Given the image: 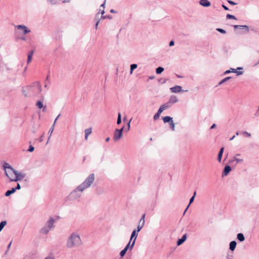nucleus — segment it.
Returning <instances> with one entry per match:
<instances>
[{"mask_svg":"<svg viewBox=\"0 0 259 259\" xmlns=\"http://www.w3.org/2000/svg\"><path fill=\"white\" fill-rule=\"evenodd\" d=\"M22 91L25 97H29L40 94L42 91V88L39 82H35L31 85L23 87Z\"/></svg>","mask_w":259,"mask_h":259,"instance_id":"obj_1","label":"nucleus"},{"mask_svg":"<svg viewBox=\"0 0 259 259\" xmlns=\"http://www.w3.org/2000/svg\"><path fill=\"white\" fill-rule=\"evenodd\" d=\"M82 241L80 236L75 232L71 233L68 237L66 241V247L68 248H77L81 246Z\"/></svg>","mask_w":259,"mask_h":259,"instance_id":"obj_2","label":"nucleus"},{"mask_svg":"<svg viewBox=\"0 0 259 259\" xmlns=\"http://www.w3.org/2000/svg\"><path fill=\"white\" fill-rule=\"evenodd\" d=\"M3 168L5 170L6 176L9 179L10 182L15 181V177L16 170L7 162H4L3 165Z\"/></svg>","mask_w":259,"mask_h":259,"instance_id":"obj_3","label":"nucleus"},{"mask_svg":"<svg viewBox=\"0 0 259 259\" xmlns=\"http://www.w3.org/2000/svg\"><path fill=\"white\" fill-rule=\"evenodd\" d=\"M95 179V176L94 173H92L84 180V181L79 186V188L84 191L87 188H90L93 184Z\"/></svg>","mask_w":259,"mask_h":259,"instance_id":"obj_4","label":"nucleus"},{"mask_svg":"<svg viewBox=\"0 0 259 259\" xmlns=\"http://www.w3.org/2000/svg\"><path fill=\"white\" fill-rule=\"evenodd\" d=\"M84 191L79 188L78 186L75 189L72 191L68 196V199L69 200H75L79 199L81 196V193Z\"/></svg>","mask_w":259,"mask_h":259,"instance_id":"obj_5","label":"nucleus"},{"mask_svg":"<svg viewBox=\"0 0 259 259\" xmlns=\"http://www.w3.org/2000/svg\"><path fill=\"white\" fill-rule=\"evenodd\" d=\"M54 222V219L52 217H50L46 222L45 226L41 229L40 233L44 234H47L53 228Z\"/></svg>","mask_w":259,"mask_h":259,"instance_id":"obj_6","label":"nucleus"},{"mask_svg":"<svg viewBox=\"0 0 259 259\" xmlns=\"http://www.w3.org/2000/svg\"><path fill=\"white\" fill-rule=\"evenodd\" d=\"M124 127H122L121 129H116L114 132L113 139L115 141H117L119 140L122 137V133Z\"/></svg>","mask_w":259,"mask_h":259,"instance_id":"obj_7","label":"nucleus"},{"mask_svg":"<svg viewBox=\"0 0 259 259\" xmlns=\"http://www.w3.org/2000/svg\"><path fill=\"white\" fill-rule=\"evenodd\" d=\"M138 232H139L137 231L136 230V229H135V230H134L133 231L132 233L130 240H131V241L133 240V242H132L131 246V249H133L134 246L136 238H137V237L138 236Z\"/></svg>","mask_w":259,"mask_h":259,"instance_id":"obj_8","label":"nucleus"},{"mask_svg":"<svg viewBox=\"0 0 259 259\" xmlns=\"http://www.w3.org/2000/svg\"><path fill=\"white\" fill-rule=\"evenodd\" d=\"M145 214H144L142 215L141 219H140V220L139 221V225L137 226V229L136 230L137 231H138V232L140 231L144 227V224H145Z\"/></svg>","mask_w":259,"mask_h":259,"instance_id":"obj_9","label":"nucleus"},{"mask_svg":"<svg viewBox=\"0 0 259 259\" xmlns=\"http://www.w3.org/2000/svg\"><path fill=\"white\" fill-rule=\"evenodd\" d=\"M16 27L19 30H22L23 34H26L30 32V30L27 27L23 25H18Z\"/></svg>","mask_w":259,"mask_h":259,"instance_id":"obj_10","label":"nucleus"},{"mask_svg":"<svg viewBox=\"0 0 259 259\" xmlns=\"http://www.w3.org/2000/svg\"><path fill=\"white\" fill-rule=\"evenodd\" d=\"M25 177V175L18 172L16 170V175L15 177V181L14 182H17L19 181H21L23 180Z\"/></svg>","mask_w":259,"mask_h":259,"instance_id":"obj_11","label":"nucleus"},{"mask_svg":"<svg viewBox=\"0 0 259 259\" xmlns=\"http://www.w3.org/2000/svg\"><path fill=\"white\" fill-rule=\"evenodd\" d=\"M170 90L172 93H178L183 91L182 87L180 85H176L175 87L170 88Z\"/></svg>","mask_w":259,"mask_h":259,"instance_id":"obj_12","label":"nucleus"},{"mask_svg":"<svg viewBox=\"0 0 259 259\" xmlns=\"http://www.w3.org/2000/svg\"><path fill=\"white\" fill-rule=\"evenodd\" d=\"M231 170V168L229 165L225 166L222 173V177L227 176Z\"/></svg>","mask_w":259,"mask_h":259,"instance_id":"obj_13","label":"nucleus"},{"mask_svg":"<svg viewBox=\"0 0 259 259\" xmlns=\"http://www.w3.org/2000/svg\"><path fill=\"white\" fill-rule=\"evenodd\" d=\"M178 102V99L176 96H171L169 99L168 102L172 106V104Z\"/></svg>","mask_w":259,"mask_h":259,"instance_id":"obj_14","label":"nucleus"},{"mask_svg":"<svg viewBox=\"0 0 259 259\" xmlns=\"http://www.w3.org/2000/svg\"><path fill=\"white\" fill-rule=\"evenodd\" d=\"M199 4L204 7H208L210 6V2L207 0H200Z\"/></svg>","mask_w":259,"mask_h":259,"instance_id":"obj_15","label":"nucleus"},{"mask_svg":"<svg viewBox=\"0 0 259 259\" xmlns=\"http://www.w3.org/2000/svg\"><path fill=\"white\" fill-rule=\"evenodd\" d=\"M186 239H187V235L184 234L182 237L181 238L179 239L177 241V245L179 246V245H181L182 244H183L186 241Z\"/></svg>","mask_w":259,"mask_h":259,"instance_id":"obj_16","label":"nucleus"},{"mask_svg":"<svg viewBox=\"0 0 259 259\" xmlns=\"http://www.w3.org/2000/svg\"><path fill=\"white\" fill-rule=\"evenodd\" d=\"M231 72L237 73V75L242 74V73H243V72H242V71H237L236 69H233V68H231L230 70H226L224 72V74H226L230 73Z\"/></svg>","mask_w":259,"mask_h":259,"instance_id":"obj_17","label":"nucleus"},{"mask_svg":"<svg viewBox=\"0 0 259 259\" xmlns=\"http://www.w3.org/2000/svg\"><path fill=\"white\" fill-rule=\"evenodd\" d=\"M224 151V148L222 147L219 152L218 155V160L219 162H221L222 160V157Z\"/></svg>","mask_w":259,"mask_h":259,"instance_id":"obj_18","label":"nucleus"},{"mask_svg":"<svg viewBox=\"0 0 259 259\" xmlns=\"http://www.w3.org/2000/svg\"><path fill=\"white\" fill-rule=\"evenodd\" d=\"M237 243L235 241H232L230 243L229 249L231 251H234L236 247Z\"/></svg>","mask_w":259,"mask_h":259,"instance_id":"obj_19","label":"nucleus"},{"mask_svg":"<svg viewBox=\"0 0 259 259\" xmlns=\"http://www.w3.org/2000/svg\"><path fill=\"white\" fill-rule=\"evenodd\" d=\"M234 27L235 29L239 28V29H245L246 32H248L249 30L248 27L246 25H234Z\"/></svg>","mask_w":259,"mask_h":259,"instance_id":"obj_20","label":"nucleus"},{"mask_svg":"<svg viewBox=\"0 0 259 259\" xmlns=\"http://www.w3.org/2000/svg\"><path fill=\"white\" fill-rule=\"evenodd\" d=\"M92 128H87L84 131L85 133V139L87 140L89 136L92 133Z\"/></svg>","mask_w":259,"mask_h":259,"instance_id":"obj_21","label":"nucleus"},{"mask_svg":"<svg viewBox=\"0 0 259 259\" xmlns=\"http://www.w3.org/2000/svg\"><path fill=\"white\" fill-rule=\"evenodd\" d=\"M237 238L239 241L242 242L245 240L244 235L242 233H238L237 235Z\"/></svg>","mask_w":259,"mask_h":259,"instance_id":"obj_22","label":"nucleus"},{"mask_svg":"<svg viewBox=\"0 0 259 259\" xmlns=\"http://www.w3.org/2000/svg\"><path fill=\"white\" fill-rule=\"evenodd\" d=\"M54 127H55L54 124H53V125L52 126V127L50 128V130L49 131V137L48 140L47 141V144H48V142H49V140H50V138H51V136L52 135V133H53V132L54 131Z\"/></svg>","mask_w":259,"mask_h":259,"instance_id":"obj_23","label":"nucleus"},{"mask_svg":"<svg viewBox=\"0 0 259 259\" xmlns=\"http://www.w3.org/2000/svg\"><path fill=\"white\" fill-rule=\"evenodd\" d=\"M15 192H16V191L15 190L14 188H13L11 190H8L6 192L5 196L7 197H8V196H10L11 194L14 193Z\"/></svg>","mask_w":259,"mask_h":259,"instance_id":"obj_24","label":"nucleus"},{"mask_svg":"<svg viewBox=\"0 0 259 259\" xmlns=\"http://www.w3.org/2000/svg\"><path fill=\"white\" fill-rule=\"evenodd\" d=\"M163 120L164 123L170 122L172 120V118L170 116H165L163 117Z\"/></svg>","mask_w":259,"mask_h":259,"instance_id":"obj_25","label":"nucleus"},{"mask_svg":"<svg viewBox=\"0 0 259 259\" xmlns=\"http://www.w3.org/2000/svg\"><path fill=\"white\" fill-rule=\"evenodd\" d=\"M33 54V51H30L28 54L27 63H29L32 59V57Z\"/></svg>","mask_w":259,"mask_h":259,"instance_id":"obj_26","label":"nucleus"},{"mask_svg":"<svg viewBox=\"0 0 259 259\" xmlns=\"http://www.w3.org/2000/svg\"><path fill=\"white\" fill-rule=\"evenodd\" d=\"M171 106V105H170V104L168 102V101L163 104L161 106V107L164 109V110H165L166 109H168L169 108H170V107Z\"/></svg>","mask_w":259,"mask_h":259,"instance_id":"obj_27","label":"nucleus"},{"mask_svg":"<svg viewBox=\"0 0 259 259\" xmlns=\"http://www.w3.org/2000/svg\"><path fill=\"white\" fill-rule=\"evenodd\" d=\"M196 192H195L194 193L193 196L190 198V201H189V204L188 205V206L187 207L186 209H185V210L184 211V213L187 211V210L188 208V207H189V205H190V204L192 203L193 202V201L194 200L195 196L196 195Z\"/></svg>","mask_w":259,"mask_h":259,"instance_id":"obj_28","label":"nucleus"},{"mask_svg":"<svg viewBox=\"0 0 259 259\" xmlns=\"http://www.w3.org/2000/svg\"><path fill=\"white\" fill-rule=\"evenodd\" d=\"M7 222L6 221H2L0 223V232L3 229L4 227L7 225Z\"/></svg>","mask_w":259,"mask_h":259,"instance_id":"obj_29","label":"nucleus"},{"mask_svg":"<svg viewBox=\"0 0 259 259\" xmlns=\"http://www.w3.org/2000/svg\"><path fill=\"white\" fill-rule=\"evenodd\" d=\"M130 67V74H132L133 70L137 68V65L136 64H133L131 65Z\"/></svg>","mask_w":259,"mask_h":259,"instance_id":"obj_30","label":"nucleus"},{"mask_svg":"<svg viewBox=\"0 0 259 259\" xmlns=\"http://www.w3.org/2000/svg\"><path fill=\"white\" fill-rule=\"evenodd\" d=\"M36 106L39 108L41 109L43 108V103L41 101H38L36 103Z\"/></svg>","mask_w":259,"mask_h":259,"instance_id":"obj_31","label":"nucleus"},{"mask_svg":"<svg viewBox=\"0 0 259 259\" xmlns=\"http://www.w3.org/2000/svg\"><path fill=\"white\" fill-rule=\"evenodd\" d=\"M164 70V68L162 67H159L156 68V72L157 74H160L162 73Z\"/></svg>","mask_w":259,"mask_h":259,"instance_id":"obj_32","label":"nucleus"},{"mask_svg":"<svg viewBox=\"0 0 259 259\" xmlns=\"http://www.w3.org/2000/svg\"><path fill=\"white\" fill-rule=\"evenodd\" d=\"M121 113L120 112H119L118 114L117 123L118 124H119L121 123Z\"/></svg>","mask_w":259,"mask_h":259,"instance_id":"obj_33","label":"nucleus"},{"mask_svg":"<svg viewBox=\"0 0 259 259\" xmlns=\"http://www.w3.org/2000/svg\"><path fill=\"white\" fill-rule=\"evenodd\" d=\"M231 77H227L224 79H223L219 83V85H221L222 84H223V83L225 82L226 81H227V80H228L229 79H230Z\"/></svg>","mask_w":259,"mask_h":259,"instance_id":"obj_34","label":"nucleus"},{"mask_svg":"<svg viewBox=\"0 0 259 259\" xmlns=\"http://www.w3.org/2000/svg\"><path fill=\"white\" fill-rule=\"evenodd\" d=\"M169 125H170V126L172 130V131H175V123L174 122H173L172 120H171L170 122H169Z\"/></svg>","mask_w":259,"mask_h":259,"instance_id":"obj_35","label":"nucleus"},{"mask_svg":"<svg viewBox=\"0 0 259 259\" xmlns=\"http://www.w3.org/2000/svg\"><path fill=\"white\" fill-rule=\"evenodd\" d=\"M126 251H127V250H126L125 248L123 250H122L120 252V256L123 257L126 253Z\"/></svg>","mask_w":259,"mask_h":259,"instance_id":"obj_36","label":"nucleus"},{"mask_svg":"<svg viewBox=\"0 0 259 259\" xmlns=\"http://www.w3.org/2000/svg\"><path fill=\"white\" fill-rule=\"evenodd\" d=\"M234 160L236 161L237 163H240L243 161V159L238 158L236 156L234 157Z\"/></svg>","mask_w":259,"mask_h":259,"instance_id":"obj_37","label":"nucleus"},{"mask_svg":"<svg viewBox=\"0 0 259 259\" xmlns=\"http://www.w3.org/2000/svg\"><path fill=\"white\" fill-rule=\"evenodd\" d=\"M131 242L132 241H131V240H130L129 242L127 243V244L126 245V246L125 247V248L126 250H128V249H130V250H132V249H131Z\"/></svg>","mask_w":259,"mask_h":259,"instance_id":"obj_38","label":"nucleus"},{"mask_svg":"<svg viewBox=\"0 0 259 259\" xmlns=\"http://www.w3.org/2000/svg\"><path fill=\"white\" fill-rule=\"evenodd\" d=\"M226 17L227 19H236V18L234 15L231 14H227Z\"/></svg>","mask_w":259,"mask_h":259,"instance_id":"obj_39","label":"nucleus"},{"mask_svg":"<svg viewBox=\"0 0 259 259\" xmlns=\"http://www.w3.org/2000/svg\"><path fill=\"white\" fill-rule=\"evenodd\" d=\"M52 4H56L58 3L60 0H48Z\"/></svg>","mask_w":259,"mask_h":259,"instance_id":"obj_40","label":"nucleus"},{"mask_svg":"<svg viewBox=\"0 0 259 259\" xmlns=\"http://www.w3.org/2000/svg\"><path fill=\"white\" fill-rule=\"evenodd\" d=\"M242 134H243L244 135H245V136H246V137H251V134H250V133H248L247 132H246V131L243 132L242 133Z\"/></svg>","mask_w":259,"mask_h":259,"instance_id":"obj_41","label":"nucleus"},{"mask_svg":"<svg viewBox=\"0 0 259 259\" xmlns=\"http://www.w3.org/2000/svg\"><path fill=\"white\" fill-rule=\"evenodd\" d=\"M34 148L32 146L30 145L29 147V149H28V151L29 152H32L34 151Z\"/></svg>","mask_w":259,"mask_h":259,"instance_id":"obj_42","label":"nucleus"},{"mask_svg":"<svg viewBox=\"0 0 259 259\" xmlns=\"http://www.w3.org/2000/svg\"><path fill=\"white\" fill-rule=\"evenodd\" d=\"M160 114L156 113L154 115V117H153V118L154 120H157L160 116Z\"/></svg>","mask_w":259,"mask_h":259,"instance_id":"obj_43","label":"nucleus"},{"mask_svg":"<svg viewBox=\"0 0 259 259\" xmlns=\"http://www.w3.org/2000/svg\"><path fill=\"white\" fill-rule=\"evenodd\" d=\"M217 31H218L219 32L222 33H226V31L222 28H218L217 29Z\"/></svg>","mask_w":259,"mask_h":259,"instance_id":"obj_44","label":"nucleus"},{"mask_svg":"<svg viewBox=\"0 0 259 259\" xmlns=\"http://www.w3.org/2000/svg\"><path fill=\"white\" fill-rule=\"evenodd\" d=\"M106 18L111 19V17L110 16H103V15H102L101 17V19H105Z\"/></svg>","mask_w":259,"mask_h":259,"instance_id":"obj_45","label":"nucleus"},{"mask_svg":"<svg viewBox=\"0 0 259 259\" xmlns=\"http://www.w3.org/2000/svg\"><path fill=\"white\" fill-rule=\"evenodd\" d=\"M164 110L160 106L159 109L158 110L157 113L161 114V113L164 111Z\"/></svg>","mask_w":259,"mask_h":259,"instance_id":"obj_46","label":"nucleus"},{"mask_svg":"<svg viewBox=\"0 0 259 259\" xmlns=\"http://www.w3.org/2000/svg\"><path fill=\"white\" fill-rule=\"evenodd\" d=\"M99 14H100V12H98L96 15V16H95V21H96V22L98 21V19H100V18H99Z\"/></svg>","mask_w":259,"mask_h":259,"instance_id":"obj_47","label":"nucleus"},{"mask_svg":"<svg viewBox=\"0 0 259 259\" xmlns=\"http://www.w3.org/2000/svg\"><path fill=\"white\" fill-rule=\"evenodd\" d=\"M15 190L16 191L17 190H20L21 189V186L19 184H17V186L15 188H14Z\"/></svg>","mask_w":259,"mask_h":259,"instance_id":"obj_48","label":"nucleus"},{"mask_svg":"<svg viewBox=\"0 0 259 259\" xmlns=\"http://www.w3.org/2000/svg\"><path fill=\"white\" fill-rule=\"evenodd\" d=\"M100 19H98V21H97L96 22V24H95V28H96V29H98V25H99V22H100Z\"/></svg>","mask_w":259,"mask_h":259,"instance_id":"obj_49","label":"nucleus"},{"mask_svg":"<svg viewBox=\"0 0 259 259\" xmlns=\"http://www.w3.org/2000/svg\"><path fill=\"white\" fill-rule=\"evenodd\" d=\"M228 3H229L230 5H236V3L232 1H230V0H228Z\"/></svg>","mask_w":259,"mask_h":259,"instance_id":"obj_50","label":"nucleus"},{"mask_svg":"<svg viewBox=\"0 0 259 259\" xmlns=\"http://www.w3.org/2000/svg\"><path fill=\"white\" fill-rule=\"evenodd\" d=\"M175 44V42L174 40H171L170 42H169V46L170 47H171V46H173Z\"/></svg>","mask_w":259,"mask_h":259,"instance_id":"obj_51","label":"nucleus"},{"mask_svg":"<svg viewBox=\"0 0 259 259\" xmlns=\"http://www.w3.org/2000/svg\"><path fill=\"white\" fill-rule=\"evenodd\" d=\"M60 116V114H59L58 115V116L55 119V121H54V123H53V124H54V126H55V124H56V123L57 122V119H58V118Z\"/></svg>","mask_w":259,"mask_h":259,"instance_id":"obj_52","label":"nucleus"},{"mask_svg":"<svg viewBox=\"0 0 259 259\" xmlns=\"http://www.w3.org/2000/svg\"><path fill=\"white\" fill-rule=\"evenodd\" d=\"M255 116H259V106H258V110H257V111L255 112Z\"/></svg>","mask_w":259,"mask_h":259,"instance_id":"obj_53","label":"nucleus"},{"mask_svg":"<svg viewBox=\"0 0 259 259\" xmlns=\"http://www.w3.org/2000/svg\"><path fill=\"white\" fill-rule=\"evenodd\" d=\"M131 119L130 120V121L127 123V131H129L130 129V122H131Z\"/></svg>","mask_w":259,"mask_h":259,"instance_id":"obj_54","label":"nucleus"},{"mask_svg":"<svg viewBox=\"0 0 259 259\" xmlns=\"http://www.w3.org/2000/svg\"><path fill=\"white\" fill-rule=\"evenodd\" d=\"M99 12L101 13L102 15H103V14L105 13L104 9H103L102 10L101 9H100Z\"/></svg>","mask_w":259,"mask_h":259,"instance_id":"obj_55","label":"nucleus"},{"mask_svg":"<svg viewBox=\"0 0 259 259\" xmlns=\"http://www.w3.org/2000/svg\"><path fill=\"white\" fill-rule=\"evenodd\" d=\"M45 259H54V257L53 256H49L46 257Z\"/></svg>","mask_w":259,"mask_h":259,"instance_id":"obj_56","label":"nucleus"},{"mask_svg":"<svg viewBox=\"0 0 259 259\" xmlns=\"http://www.w3.org/2000/svg\"><path fill=\"white\" fill-rule=\"evenodd\" d=\"M216 124L215 123L213 124L211 126H210V129H213L214 128L216 127Z\"/></svg>","mask_w":259,"mask_h":259,"instance_id":"obj_57","label":"nucleus"},{"mask_svg":"<svg viewBox=\"0 0 259 259\" xmlns=\"http://www.w3.org/2000/svg\"><path fill=\"white\" fill-rule=\"evenodd\" d=\"M222 7L225 10H229V8L226 7L225 5H223Z\"/></svg>","mask_w":259,"mask_h":259,"instance_id":"obj_58","label":"nucleus"},{"mask_svg":"<svg viewBox=\"0 0 259 259\" xmlns=\"http://www.w3.org/2000/svg\"><path fill=\"white\" fill-rule=\"evenodd\" d=\"M105 2H104V3L101 5V7L103 8V9H104V8H105Z\"/></svg>","mask_w":259,"mask_h":259,"instance_id":"obj_59","label":"nucleus"},{"mask_svg":"<svg viewBox=\"0 0 259 259\" xmlns=\"http://www.w3.org/2000/svg\"><path fill=\"white\" fill-rule=\"evenodd\" d=\"M258 64H259V60L257 61V62H256L255 63H254V64L253 65V66H256Z\"/></svg>","mask_w":259,"mask_h":259,"instance_id":"obj_60","label":"nucleus"},{"mask_svg":"<svg viewBox=\"0 0 259 259\" xmlns=\"http://www.w3.org/2000/svg\"><path fill=\"white\" fill-rule=\"evenodd\" d=\"M43 137H44V136H43V135H42V136H41L40 137V138H39V142H41L43 141Z\"/></svg>","mask_w":259,"mask_h":259,"instance_id":"obj_61","label":"nucleus"},{"mask_svg":"<svg viewBox=\"0 0 259 259\" xmlns=\"http://www.w3.org/2000/svg\"><path fill=\"white\" fill-rule=\"evenodd\" d=\"M110 13H116V11L113 10V9H111L110 11Z\"/></svg>","mask_w":259,"mask_h":259,"instance_id":"obj_62","label":"nucleus"},{"mask_svg":"<svg viewBox=\"0 0 259 259\" xmlns=\"http://www.w3.org/2000/svg\"><path fill=\"white\" fill-rule=\"evenodd\" d=\"M109 140H110V138L109 137H108V138H107L105 139V141L107 142H108Z\"/></svg>","mask_w":259,"mask_h":259,"instance_id":"obj_63","label":"nucleus"},{"mask_svg":"<svg viewBox=\"0 0 259 259\" xmlns=\"http://www.w3.org/2000/svg\"><path fill=\"white\" fill-rule=\"evenodd\" d=\"M235 137V136H233L230 139V141L233 140Z\"/></svg>","mask_w":259,"mask_h":259,"instance_id":"obj_64","label":"nucleus"}]
</instances>
